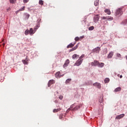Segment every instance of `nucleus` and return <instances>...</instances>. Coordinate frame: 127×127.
Listing matches in <instances>:
<instances>
[{
	"label": "nucleus",
	"instance_id": "1",
	"mask_svg": "<svg viewBox=\"0 0 127 127\" xmlns=\"http://www.w3.org/2000/svg\"><path fill=\"white\" fill-rule=\"evenodd\" d=\"M122 14H123V10L122 8L118 9L116 12V16H120V15H122Z\"/></svg>",
	"mask_w": 127,
	"mask_h": 127
},
{
	"label": "nucleus",
	"instance_id": "2",
	"mask_svg": "<svg viewBox=\"0 0 127 127\" xmlns=\"http://www.w3.org/2000/svg\"><path fill=\"white\" fill-rule=\"evenodd\" d=\"M83 62V60L78 59L74 64V66H80Z\"/></svg>",
	"mask_w": 127,
	"mask_h": 127
},
{
	"label": "nucleus",
	"instance_id": "3",
	"mask_svg": "<svg viewBox=\"0 0 127 127\" xmlns=\"http://www.w3.org/2000/svg\"><path fill=\"white\" fill-rule=\"evenodd\" d=\"M73 107V105H71L70 106V108L68 109V110H70V111H73L74 112V111H77L78 109H80V106H76L75 107L72 108Z\"/></svg>",
	"mask_w": 127,
	"mask_h": 127
},
{
	"label": "nucleus",
	"instance_id": "4",
	"mask_svg": "<svg viewBox=\"0 0 127 127\" xmlns=\"http://www.w3.org/2000/svg\"><path fill=\"white\" fill-rule=\"evenodd\" d=\"M29 34L31 36L33 35L35 33V32H36V30H35V28L33 30V28H30V29L29 30Z\"/></svg>",
	"mask_w": 127,
	"mask_h": 127
},
{
	"label": "nucleus",
	"instance_id": "5",
	"mask_svg": "<svg viewBox=\"0 0 127 127\" xmlns=\"http://www.w3.org/2000/svg\"><path fill=\"white\" fill-rule=\"evenodd\" d=\"M101 51V48L97 47L92 50V52L94 53H99Z\"/></svg>",
	"mask_w": 127,
	"mask_h": 127
},
{
	"label": "nucleus",
	"instance_id": "6",
	"mask_svg": "<svg viewBox=\"0 0 127 127\" xmlns=\"http://www.w3.org/2000/svg\"><path fill=\"white\" fill-rule=\"evenodd\" d=\"M99 19H100V16H99V15H96L94 16L93 21L95 23L98 22V21H99Z\"/></svg>",
	"mask_w": 127,
	"mask_h": 127
},
{
	"label": "nucleus",
	"instance_id": "7",
	"mask_svg": "<svg viewBox=\"0 0 127 127\" xmlns=\"http://www.w3.org/2000/svg\"><path fill=\"white\" fill-rule=\"evenodd\" d=\"M53 84H55V80L52 79L49 80L48 84V86L50 87L51 85H53Z\"/></svg>",
	"mask_w": 127,
	"mask_h": 127
},
{
	"label": "nucleus",
	"instance_id": "8",
	"mask_svg": "<svg viewBox=\"0 0 127 127\" xmlns=\"http://www.w3.org/2000/svg\"><path fill=\"white\" fill-rule=\"evenodd\" d=\"M124 117H125V114H122L117 116L115 119H116V120H121V119H123V118H124Z\"/></svg>",
	"mask_w": 127,
	"mask_h": 127
},
{
	"label": "nucleus",
	"instance_id": "9",
	"mask_svg": "<svg viewBox=\"0 0 127 127\" xmlns=\"http://www.w3.org/2000/svg\"><path fill=\"white\" fill-rule=\"evenodd\" d=\"M102 19H108V20H113V18L112 17H109V16H103L101 17Z\"/></svg>",
	"mask_w": 127,
	"mask_h": 127
},
{
	"label": "nucleus",
	"instance_id": "10",
	"mask_svg": "<svg viewBox=\"0 0 127 127\" xmlns=\"http://www.w3.org/2000/svg\"><path fill=\"white\" fill-rule=\"evenodd\" d=\"M78 47H79V43L76 44V46L74 47L71 49L70 50L69 52H72V51H74L76 50V49H77V48H78Z\"/></svg>",
	"mask_w": 127,
	"mask_h": 127
},
{
	"label": "nucleus",
	"instance_id": "11",
	"mask_svg": "<svg viewBox=\"0 0 127 127\" xmlns=\"http://www.w3.org/2000/svg\"><path fill=\"white\" fill-rule=\"evenodd\" d=\"M98 63H99V61H94V62L91 63V65L92 66H98Z\"/></svg>",
	"mask_w": 127,
	"mask_h": 127
},
{
	"label": "nucleus",
	"instance_id": "12",
	"mask_svg": "<svg viewBox=\"0 0 127 127\" xmlns=\"http://www.w3.org/2000/svg\"><path fill=\"white\" fill-rule=\"evenodd\" d=\"M93 86H94L95 87H97V88H98V89H101V83H95L93 84Z\"/></svg>",
	"mask_w": 127,
	"mask_h": 127
},
{
	"label": "nucleus",
	"instance_id": "13",
	"mask_svg": "<svg viewBox=\"0 0 127 127\" xmlns=\"http://www.w3.org/2000/svg\"><path fill=\"white\" fill-rule=\"evenodd\" d=\"M70 61H69V59H67L66 60L65 63L64 64V67L65 68V67H67L68 66V64H69Z\"/></svg>",
	"mask_w": 127,
	"mask_h": 127
},
{
	"label": "nucleus",
	"instance_id": "14",
	"mask_svg": "<svg viewBox=\"0 0 127 127\" xmlns=\"http://www.w3.org/2000/svg\"><path fill=\"white\" fill-rule=\"evenodd\" d=\"M75 44H76V42H75L73 44L70 43L66 47L67 48H72V47H73L75 46Z\"/></svg>",
	"mask_w": 127,
	"mask_h": 127
},
{
	"label": "nucleus",
	"instance_id": "15",
	"mask_svg": "<svg viewBox=\"0 0 127 127\" xmlns=\"http://www.w3.org/2000/svg\"><path fill=\"white\" fill-rule=\"evenodd\" d=\"M114 56V52H111L108 55L107 58L108 59H110V58H112L113 56Z\"/></svg>",
	"mask_w": 127,
	"mask_h": 127
},
{
	"label": "nucleus",
	"instance_id": "16",
	"mask_svg": "<svg viewBox=\"0 0 127 127\" xmlns=\"http://www.w3.org/2000/svg\"><path fill=\"white\" fill-rule=\"evenodd\" d=\"M62 76V75H61V72H60V71H58L56 73V78H61Z\"/></svg>",
	"mask_w": 127,
	"mask_h": 127
},
{
	"label": "nucleus",
	"instance_id": "17",
	"mask_svg": "<svg viewBox=\"0 0 127 127\" xmlns=\"http://www.w3.org/2000/svg\"><path fill=\"white\" fill-rule=\"evenodd\" d=\"M98 66L100 67L101 68H102V67H104L105 66V64L103 63H99L98 62Z\"/></svg>",
	"mask_w": 127,
	"mask_h": 127
},
{
	"label": "nucleus",
	"instance_id": "18",
	"mask_svg": "<svg viewBox=\"0 0 127 127\" xmlns=\"http://www.w3.org/2000/svg\"><path fill=\"white\" fill-rule=\"evenodd\" d=\"M104 11L105 12H106V13H107V14H108L109 15H110L111 13V11L109 9H106Z\"/></svg>",
	"mask_w": 127,
	"mask_h": 127
},
{
	"label": "nucleus",
	"instance_id": "19",
	"mask_svg": "<svg viewBox=\"0 0 127 127\" xmlns=\"http://www.w3.org/2000/svg\"><path fill=\"white\" fill-rule=\"evenodd\" d=\"M79 55L77 54H74L72 56V59L75 60V59H77V58H79Z\"/></svg>",
	"mask_w": 127,
	"mask_h": 127
},
{
	"label": "nucleus",
	"instance_id": "20",
	"mask_svg": "<svg viewBox=\"0 0 127 127\" xmlns=\"http://www.w3.org/2000/svg\"><path fill=\"white\" fill-rule=\"evenodd\" d=\"M71 81H72V79L68 78L65 81V84H69V83H70V82H71Z\"/></svg>",
	"mask_w": 127,
	"mask_h": 127
},
{
	"label": "nucleus",
	"instance_id": "21",
	"mask_svg": "<svg viewBox=\"0 0 127 127\" xmlns=\"http://www.w3.org/2000/svg\"><path fill=\"white\" fill-rule=\"evenodd\" d=\"M22 62L25 65H27L28 64V62L27 61L25 60H22Z\"/></svg>",
	"mask_w": 127,
	"mask_h": 127
},
{
	"label": "nucleus",
	"instance_id": "22",
	"mask_svg": "<svg viewBox=\"0 0 127 127\" xmlns=\"http://www.w3.org/2000/svg\"><path fill=\"white\" fill-rule=\"evenodd\" d=\"M104 82H105V84H107V83H109L110 82V78H106L104 79Z\"/></svg>",
	"mask_w": 127,
	"mask_h": 127
},
{
	"label": "nucleus",
	"instance_id": "23",
	"mask_svg": "<svg viewBox=\"0 0 127 127\" xmlns=\"http://www.w3.org/2000/svg\"><path fill=\"white\" fill-rule=\"evenodd\" d=\"M94 5H95V6L99 5V0H96L94 1Z\"/></svg>",
	"mask_w": 127,
	"mask_h": 127
},
{
	"label": "nucleus",
	"instance_id": "24",
	"mask_svg": "<svg viewBox=\"0 0 127 127\" xmlns=\"http://www.w3.org/2000/svg\"><path fill=\"white\" fill-rule=\"evenodd\" d=\"M24 34L25 35H28V34H29V30L28 29L26 30L24 32Z\"/></svg>",
	"mask_w": 127,
	"mask_h": 127
},
{
	"label": "nucleus",
	"instance_id": "25",
	"mask_svg": "<svg viewBox=\"0 0 127 127\" xmlns=\"http://www.w3.org/2000/svg\"><path fill=\"white\" fill-rule=\"evenodd\" d=\"M122 88L121 87H117L116 89L115 90V92H120Z\"/></svg>",
	"mask_w": 127,
	"mask_h": 127
},
{
	"label": "nucleus",
	"instance_id": "26",
	"mask_svg": "<svg viewBox=\"0 0 127 127\" xmlns=\"http://www.w3.org/2000/svg\"><path fill=\"white\" fill-rule=\"evenodd\" d=\"M10 3L14 4L16 2V0H9Z\"/></svg>",
	"mask_w": 127,
	"mask_h": 127
},
{
	"label": "nucleus",
	"instance_id": "27",
	"mask_svg": "<svg viewBox=\"0 0 127 127\" xmlns=\"http://www.w3.org/2000/svg\"><path fill=\"white\" fill-rule=\"evenodd\" d=\"M107 53H108V49L105 48L103 50V54H107Z\"/></svg>",
	"mask_w": 127,
	"mask_h": 127
},
{
	"label": "nucleus",
	"instance_id": "28",
	"mask_svg": "<svg viewBox=\"0 0 127 127\" xmlns=\"http://www.w3.org/2000/svg\"><path fill=\"white\" fill-rule=\"evenodd\" d=\"M40 27V24L38 23L35 27V29L37 30V29H38Z\"/></svg>",
	"mask_w": 127,
	"mask_h": 127
},
{
	"label": "nucleus",
	"instance_id": "29",
	"mask_svg": "<svg viewBox=\"0 0 127 127\" xmlns=\"http://www.w3.org/2000/svg\"><path fill=\"white\" fill-rule=\"evenodd\" d=\"M61 109H54L53 112L54 113H57L58 112H59Z\"/></svg>",
	"mask_w": 127,
	"mask_h": 127
},
{
	"label": "nucleus",
	"instance_id": "30",
	"mask_svg": "<svg viewBox=\"0 0 127 127\" xmlns=\"http://www.w3.org/2000/svg\"><path fill=\"white\" fill-rule=\"evenodd\" d=\"M122 24H124V25H126V24H127V19L124 20L123 22H122Z\"/></svg>",
	"mask_w": 127,
	"mask_h": 127
},
{
	"label": "nucleus",
	"instance_id": "31",
	"mask_svg": "<svg viewBox=\"0 0 127 127\" xmlns=\"http://www.w3.org/2000/svg\"><path fill=\"white\" fill-rule=\"evenodd\" d=\"M94 29H95V27H94L93 26H92L89 28V30H94Z\"/></svg>",
	"mask_w": 127,
	"mask_h": 127
},
{
	"label": "nucleus",
	"instance_id": "32",
	"mask_svg": "<svg viewBox=\"0 0 127 127\" xmlns=\"http://www.w3.org/2000/svg\"><path fill=\"white\" fill-rule=\"evenodd\" d=\"M39 3L40 4H41V5H43V0H40L39 1Z\"/></svg>",
	"mask_w": 127,
	"mask_h": 127
},
{
	"label": "nucleus",
	"instance_id": "33",
	"mask_svg": "<svg viewBox=\"0 0 127 127\" xmlns=\"http://www.w3.org/2000/svg\"><path fill=\"white\" fill-rule=\"evenodd\" d=\"M25 9V7L23 6L22 8H21L19 9V11H22L23 10H24V9Z\"/></svg>",
	"mask_w": 127,
	"mask_h": 127
},
{
	"label": "nucleus",
	"instance_id": "34",
	"mask_svg": "<svg viewBox=\"0 0 127 127\" xmlns=\"http://www.w3.org/2000/svg\"><path fill=\"white\" fill-rule=\"evenodd\" d=\"M74 40L75 41H79V40H80V38H79L78 37H76L75 38H74Z\"/></svg>",
	"mask_w": 127,
	"mask_h": 127
},
{
	"label": "nucleus",
	"instance_id": "35",
	"mask_svg": "<svg viewBox=\"0 0 127 127\" xmlns=\"http://www.w3.org/2000/svg\"><path fill=\"white\" fill-rule=\"evenodd\" d=\"M25 15H26V18H27V19H28V18H29V17L30 16V15L27 13H26Z\"/></svg>",
	"mask_w": 127,
	"mask_h": 127
},
{
	"label": "nucleus",
	"instance_id": "36",
	"mask_svg": "<svg viewBox=\"0 0 127 127\" xmlns=\"http://www.w3.org/2000/svg\"><path fill=\"white\" fill-rule=\"evenodd\" d=\"M85 57V55H82L81 56L79 57V60H82V58H84Z\"/></svg>",
	"mask_w": 127,
	"mask_h": 127
},
{
	"label": "nucleus",
	"instance_id": "37",
	"mask_svg": "<svg viewBox=\"0 0 127 127\" xmlns=\"http://www.w3.org/2000/svg\"><path fill=\"white\" fill-rule=\"evenodd\" d=\"M28 1H29V0H23V2H24V3H27V2H28Z\"/></svg>",
	"mask_w": 127,
	"mask_h": 127
},
{
	"label": "nucleus",
	"instance_id": "38",
	"mask_svg": "<svg viewBox=\"0 0 127 127\" xmlns=\"http://www.w3.org/2000/svg\"><path fill=\"white\" fill-rule=\"evenodd\" d=\"M117 57H119V58H122V55H120V54L117 53Z\"/></svg>",
	"mask_w": 127,
	"mask_h": 127
},
{
	"label": "nucleus",
	"instance_id": "39",
	"mask_svg": "<svg viewBox=\"0 0 127 127\" xmlns=\"http://www.w3.org/2000/svg\"><path fill=\"white\" fill-rule=\"evenodd\" d=\"M59 98L60 99V100H63V96L60 95Z\"/></svg>",
	"mask_w": 127,
	"mask_h": 127
},
{
	"label": "nucleus",
	"instance_id": "40",
	"mask_svg": "<svg viewBox=\"0 0 127 127\" xmlns=\"http://www.w3.org/2000/svg\"><path fill=\"white\" fill-rule=\"evenodd\" d=\"M59 118H60V120H61L62 119V118H63V115H60Z\"/></svg>",
	"mask_w": 127,
	"mask_h": 127
},
{
	"label": "nucleus",
	"instance_id": "41",
	"mask_svg": "<svg viewBox=\"0 0 127 127\" xmlns=\"http://www.w3.org/2000/svg\"><path fill=\"white\" fill-rule=\"evenodd\" d=\"M84 36H80V37H79V40H81V39H82V38H84Z\"/></svg>",
	"mask_w": 127,
	"mask_h": 127
},
{
	"label": "nucleus",
	"instance_id": "42",
	"mask_svg": "<svg viewBox=\"0 0 127 127\" xmlns=\"http://www.w3.org/2000/svg\"><path fill=\"white\" fill-rule=\"evenodd\" d=\"M10 7H9V8H8L7 9H6V10H7V11H9V10H10Z\"/></svg>",
	"mask_w": 127,
	"mask_h": 127
},
{
	"label": "nucleus",
	"instance_id": "43",
	"mask_svg": "<svg viewBox=\"0 0 127 127\" xmlns=\"http://www.w3.org/2000/svg\"><path fill=\"white\" fill-rule=\"evenodd\" d=\"M26 60L27 62H28V58H27V57H26V60Z\"/></svg>",
	"mask_w": 127,
	"mask_h": 127
},
{
	"label": "nucleus",
	"instance_id": "44",
	"mask_svg": "<svg viewBox=\"0 0 127 127\" xmlns=\"http://www.w3.org/2000/svg\"><path fill=\"white\" fill-rule=\"evenodd\" d=\"M120 79H122V78H123V75H120Z\"/></svg>",
	"mask_w": 127,
	"mask_h": 127
},
{
	"label": "nucleus",
	"instance_id": "45",
	"mask_svg": "<svg viewBox=\"0 0 127 127\" xmlns=\"http://www.w3.org/2000/svg\"><path fill=\"white\" fill-rule=\"evenodd\" d=\"M118 77H120V74H118Z\"/></svg>",
	"mask_w": 127,
	"mask_h": 127
},
{
	"label": "nucleus",
	"instance_id": "46",
	"mask_svg": "<svg viewBox=\"0 0 127 127\" xmlns=\"http://www.w3.org/2000/svg\"><path fill=\"white\" fill-rule=\"evenodd\" d=\"M99 102H100V103H102V100H101V101H100V100H99Z\"/></svg>",
	"mask_w": 127,
	"mask_h": 127
},
{
	"label": "nucleus",
	"instance_id": "47",
	"mask_svg": "<svg viewBox=\"0 0 127 127\" xmlns=\"http://www.w3.org/2000/svg\"><path fill=\"white\" fill-rule=\"evenodd\" d=\"M38 22H39V21H38Z\"/></svg>",
	"mask_w": 127,
	"mask_h": 127
}]
</instances>
